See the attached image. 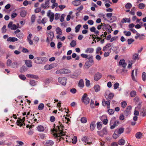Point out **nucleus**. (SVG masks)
Instances as JSON below:
<instances>
[{
  "label": "nucleus",
  "mask_w": 146,
  "mask_h": 146,
  "mask_svg": "<svg viewBox=\"0 0 146 146\" xmlns=\"http://www.w3.org/2000/svg\"><path fill=\"white\" fill-rule=\"evenodd\" d=\"M127 103L125 101H124L121 102V106L123 108H124L127 105Z\"/></svg>",
  "instance_id": "e2e57ef3"
},
{
  "label": "nucleus",
  "mask_w": 146,
  "mask_h": 146,
  "mask_svg": "<svg viewBox=\"0 0 146 146\" xmlns=\"http://www.w3.org/2000/svg\"><path fill=\"white\" fill-rule=\"evenodd\" d=\"M119 86V84L117 82L115 83L113 85V87L114 89H116L118 88Z\"/></svg>",
  "instance_id": "0e129e2a"
},
{
  "label": "nucleus",
  "mask_w": 146,
  "mask_h": 146,
  "mask_svg": "<svg viewBox=\"0 0 146 146\" xmlns=\"http://www.w3.org/2000/svg\"><path fill=\"white\" fill-rule=\"evenodd\" d=\"M54 144V142L51 140L46 141L45 143V145L46 146H52Z\"/></svg>",
  "instance_id": "4468645a"
},
{
  "label": "nucleus",
  "mask_w": 146,
  "mask_h": 146,
  "mask_svg": "<svg viewBox=\"0 0 146 146\" xmlns=\"http://www.w3.org/2000/svg\"><path fill=\"white\" fill-rule=\"evenodd\" d=\"M58 81L62 85L65 86L66 84L67 79L65 77H60L58 78Z\"/></svg>",
  "instance_id": "423d86ee"
},
{
  "label": "nucleus",
  "mask_w": 146,
  "mask_h": 146,
  "mask_svg": "<svg viewBox=\"0 0 146 146\" xmlns=\"http://www.w3.org/2000/svg\"><path fill=\"white\" fill-rule=\"evenodd\" d=\"M111 46V44L110 43H107L106 45L104 46L103 48V51H105L107 50L108 49L109 47H110Z\"/></svg>",
  "instance_id": "7c9ffc66"
},
{
  "label": "nucleus",
  "mask_w": 146,
  "mask_h": 146,
  "mask_svg": "<svg viewBox=\"0 0 146 146\" xmlns=\"http://www.w3.org/2000/svg\"><path fill=\"white\" fill-rule=\"evenodd\" d=\"M63 72L62 69L57 70L56 72V73L58 74H63Z\"/></svg>",
  "instance_id": "79ce46f5"
},
{
  "label": "nucleus",
  "mask_w": 146,
  "mask_h": 146,
  "mask_svg": "<svg viewBox=\"0 0 146 146\" xmlns=\"http://www.w3.org/2000/svg\"><path fill=\"white\" fill-rule=\"evenodd\" d=\"M102 123L101 122H98L97 124V127L99 130H100L102 128Z\"/></svg>",
  "instance_id": "a19ab883"
},
{
  "label": "nucleus",
  "mask_w": 146,
  "mask_h": 146,
  "mask_svg": "<svg viewBox=\"0 0 146 146\" xmlns=\"http://www.w3.org/2000/svg\"><path fill=\"white\" fill-rule=\"evenodd\" d=\"M142 78L143 81H145L146 80V73L145 72H143L142 74Z\"/></svg>",
  "instance_id": "c9c22d12"
},
{
  "label": "nucleus",
  "mask_w": 146,
  "mask_h": 146,
  "mask_svg": "<svg viewBox=\"0 0 146 146\" xmlns=\"http://www.w3.org/2000/svg\"><path fill=\"white\" fill-rule=\"evenodd\" d=\"M72 143L74 144H75L77 141V137L76 136H74L72 139Z\"/></svg>",
  "instance_id": "4d7b16f0"
},
{
  "label": "nucleus",
  "mask_w": 146,
  "mask_h": 146,
  "mask_svg": "<svg viewBox=\"0 0 146 146\" xmlns=\"http://www.w3.org/2000/svg\"><path fill=\"white\" fill-rule=\"evenodd\" d=\"M117 131L116 130L115 131L114 133L113 136V137L114 139H116L120 135L118 134H117Z\"/></svg>",
  "instance_id": "72a5a7b5"
},
{
  "label": "nucleus",
  "mask_w": 146,
  "mask_h": 146,
  "mask_svg": "<svg viewBox=\"0 0 146 146\" xmlns=\"http://www.w3.org/2000/svg\"><path fill=\"white\" fill-rule=\"evenodd\" d=\"M78 85L80 87L83 88L84 86V81L82 79H81L79 81Z\"/></svg>",
  "instance_id": "c756f323"
},
{
  "label": "nucleus",
  "mask_w": 146,
  "mask_h": 146,
  "mask_svg": "<svg viewBox=\"0 0 146 146\" xmlns=\"http://www.w3.org/2000/svg\"><path fill=\"white\" fill-rule=\"evenodd\" d=\"M81 27V25H77L75 28V31L76 33H78Z\"/></svg>",
  "instance_id": "4c0bfd02"
},
{
  "label": "nucleus",
  "mask_w": 146,
  "mask_h": 146,
  "mask_svg": "<svg viewBox=\"0 0 146 146\" xmlns=\"http://www.w3.org/2000/svg\"><path fill=\"white\" fill-rule=\"evenodd\" d=\"M34 60L37 64H41L45 63L47 61V59L45 57H38L35 58Z\"/></svg>",
  "instance_id": "7ed1b4c3"
},
{
  "label": "nucleus",
  "mask_w": 146,
  "mask_h": 146,
  "mask_svg": "<svg viewBox=\"0 0 146 146\" xmlns=\"http://www.w3.org/2000/svg\"><path fill=\"white\" fill-rule=\"evenodd\" d=\"M102 104L104 106H107V108L108 109L109 108H110V102L109 100L105 101L104 100L102 102Z\"/></svg>",
  "instance_id": "dca6fc26"
},
{
  "label": "nucleus",
  "mask_w": 146,
  "mask_h": 146,
  "mask_svg": "<svg viewBox=\"0 0 146 146\" xmlns=\"http://www.w3.org/2000/svg\"><path fill=\"white\" fill-rule=\"evenodd\" d=\"M16 36L18 38L21 39L23 37V35L22 33H18V34H17Z\"/></svg>",
  "instance_id": "6e6d98bb"
},
{
  "label": "nucleus",
  "mask_w": 146,
  "mask_h": 146,
  "mask_svg": "<svg viewBox=\"0 0 146 146\" xmlns=\"http://www.w3.org/2000/svg\"><path fill=\"white\" fill-rule=\"evenodd\" d=\"M98 134L100 136L102 137L104 135H107L108 132L106 127L104 128L102 130L97 132Z\"/></svg>",
  "instance_id": "6e6552de"
},
{
  "label": "nucleus",
  "mask_w": 146,
  "mask_h": 146,
  "mask_svg": "<svg viewBox=\"0 0 146 146\" xmlns=\"http://www.w3.org/2000/svg\"><path fill=\"white\" fill-rule=\"evenodd\" d=\"M108 111L109 115H112L113 114L114 111L112 109H109Z\"/></svg>",
  "instance_id": "13d9d810"
},
{
  "label": "nucleus",
  "mask_w": 146,
  "mask_h": 146,
  "mask_svg": "<svg viewBox=\"0 0 146 146\" xmlns=\"http://www.w3.org/2000/svg\"><path fill=\"white\" fill-rule=\"evenodd\" d=\"M72 3L74 5L77 6L81 4V1L79 0H76L73 1Z\"/></svg>",
  "instance_id": "a878e982"
},
{
  "label": "nucleus",
  "mask_w": 146,
  "mask_h": 146,
  "mask_svg": "<svg viewBox=\"0 0 146 146\" xmlns=\"http://www.w3.org/2000/svg\"><path fill=\"white\" fill-rule=\"evenodd\" d=\"M96 121H93L90 123V128L92 131L93 130L96 126Z\"/></svg>",
  "instance_id": "6ab92c4d"
},
{
  "label": "nucleus",
  "mask_w": 146,
  "mask_h": 146,
  "mask_svg": "<svg viewBox=\"0 0 146 146\" xmlns=\"http://www.w3.org/2000/svg\"><path fill=\"white\" fill-rule=\"evenodd\" d=\"M144 36L143 34H140L139 33H137L136 34V36H135V38L136 39H137L138 38H139L140 40H142L143 39V38L142 36Z\"/></svg>",
  "instance_id": "aec40b11"
},
{
  "label": "nucleus",
  "mask_w": 146,
  "mask_h": 146,
  "mask_svg": "<svg viewBox=\"0 0 146 146\" xmlns=\"http://www.w3.org/2000/svg\"><path fill=\"white\" fill-rule=\"evenodd\" d=\"M118 143L119 145H123L125 144V141L123 139H121L118 141Z\"/></svg>",
  "instance_id": "2f4dec72"
},
{
  "label": "nucleus",
  "mask_w": 146,
  "mask_h": 146,
  "mask_svg": "<svg viewBox=\"0 0 146 146\" xmlns=\"http://www.w3.org/2000/svg\"><path fill=\"white\" fill-rule=\"evenodd\" d=\"M94 89L96 92H98L100 90V87L99 85H96L94 87Z\"/></svg>",
  "instance_id": "c85d7f7f"
},
{
  "label": "nucleus",
  "mask_w": 146,
  "mask_h": 146,
  "mask_svg": "<svg viewBox=\"0 0 146 146\" xmlns=\"http://www.w3.org/2000/svg\"><path fill=\"white\" fill-rule=\"evenodd\" d=\"M44 108V105L42 103H40L38 106V109L39 110H43Z\"/></svg>",
  "instance_id": "a18cd8bd"
},
{
  "label": "nucleus",
  "mask_w": 146,
  "mask_h": 146,
  "mask_svg": "<svg viewBox=\"0 0 146 146\" xmlns=\"http://www.w3.org/2000/svg\"><path fill=\"white\" fill-rule=\"evenodd\" d=\"M145 7V5L144 4L141 3L139 4V8L140 9H143Z\"/></svg>",
  "instance_id": "c03bdc74"
},
{
  "label": "nucleus",
  "mask_w": 146,
  "mask_h": 146,
  "mask_svg": "<svg viewBox=\"0 0 146 146\" xmlns=\"http://www.w3.org/2000/svg\"><path fill=\"white\" fill-rule=\"evenodd\" d=\"M49 0H48L46 1L44 3H42L41 5V7L44 9H45L49 7Z\"/></svg>",
  "instance_id": "2eb2a0df"
},
{
  "label": "nucleus",
  "mask_w": 146,
  "mask_h": 146,
  "mask_svg": "<svg viewBox=\"0 0 146 146\" xmlns=\"http://www.w3.org/2000/svg\"><path fill=\"white\" fill-rule=\"evenodd\" d=\"M131 106H128L125 110L124 112V114L127 116L131 113Z\"/></svg>",
  "instance_id": "f8f14e48"
},
{
  "label": "nucleus",
  "mask_w": 146,
  "mask_h": 146,
  "mask_svg": "<svg viewBox=\"0 0 146 146\" xmlns=\"http://www.w3.org/2000/svg\"><path fill=\"white\" fill-rule=\"evenodd\" d=\"M50 69L53 68L57 66V64L56 63H53L50 65H49Z\"/></svg>",
  "instance_id": "3c124183"
},
{
  "label": "nucleus",
  "mask_w": 146,
  "mask_h": 146,
  "mask_svg": "<svg viewBox=\"0 0 146 146\" xmlns=\"http://www.w3.org/2000/svg\"><path fill=\"white\" fill-rule=\"evenodd\" d=\"M56 31L57 34L59 35H62V31L60 28L57 27L56 29Z\"/></svg>",
  "instance_id": "bb28decb"
},
{
  "label": "nucleus",
  "mask_w": 146,
  "mask_h": 146,
  "mask_svg": "<svg viewBox=\"0 0 146 146\" xmlns=\"http://www.w3.org/2000/svg\"><path fill=\"white\" fill-rule=\"evenodd\" d=\"M123 33L127 36H129L131 35V33L130 31L127 32L126 31H123Z\"/></svg>",
  "instance_id": "bf43d9fd"
},
{
  "label": "nucleus",
  "mask_w": 146,
  "mask_h": 146,
  "mask_svg": "<svg viewBox=\"0 0 146 146\" xmlns=\"http://www.w3.org/2000/svg\"><path fill=\"white\" fill-rule=\"evenodd\" d=\"M130 96L131 97H135L136 95V92L135 91H131L130 93Z\"/></svg>",
  "instance_id": "58836bf2"
},
{
  "label": "nucleus",
  "mask_w": 146,
  "mask_h": 146,
  "mask_svg": "<svg viewBox=\"0 0 146 146\" xmlns=\"http://www.w3.org/2000/svg\"><path fill=\"white\" fill-rule=\"evenodd\" d=\"M48 34L50 36L49 37H50V39L52 40L54 37V34L53 32L50 31H49Z\"/></svg>",
  "instance_id": "ea45409f"
},
{
  "label": "nucleus",
  "mask_w": 146,
  "mask_h": 146,
  "mask_svg": "<svg viewBox=\"0 0 146 146\" xmlns=\"http://www.w3.org/2000/svg\"><path fill=\"white\" fill-rule=\"evenodd\" d=\"M25 118V117H23V119L18 118L17 121V125L20 127L22 126L23 125Z\"/></svg>",
  "instance_id": "9d476101"
},
{
  "label": "nucleus",
  "mask_w": 146,
  "mask_h": 146,
  "mask_svg": "<svg viewBox=\"0 0 146 146\" xmlns=\"http://www.w3.org/2000/svg\"><path fill=\"white\" fill-rule=\"evenodd\" d=\"M26 11H23L20 12V15L21 17H25L26 15Z\"/></svg>",
  "instance_id": "e433bc0d"
},
{
  "label": "nucleus",
  "mask_w": 146,
  "mask_h": 146,
  "mask_svg": "<svg viewBox=\"0 0 146 146\" xmlns=\"http://www.w3.org/2000/svg\"><path fill=\"white\" fill-rule=\"evenodd\" d=\"M40 138L42 139H44L46 138V135L43 133H41L39 135Z\"/></svg>",
  "instance_id": "37998d69"
},
{
  "label": "nucleus",
  "mask_w": 146,
  "mask_h": 146,
  "mask_svg": "<svg viewBox=\"0 0 146 146\" xmlns=\"http://www.w3.org/2000/svg\"><path fill=\"white\" fill-rule=\"evenodd\" d=\"M136 9L135 7H133L131 9V11L130 12V14L132 15H135V12L136 11Z\"/></svg>",
  "instance_id": "de8ad7c7"
},
{
  "label": "nucleus",
  "mask_w": 146,
  "mask_h": 146,
  "mask_svg": "<svg viewBox=\"0 0 146 146\" xmlns=\"http://www.w3.org/2000/svg\"><path fill=\"white\" fill-rule=\"evenodd\" d=\"M27 76L28 78H31L36 79L38 78V76H37L30 74H27Z\"/></svg>",
  "instance_id": "cd10ccee"
},
{
  "label": "nucleus",
  "mask_w": 146,
  "mask_h": 146,
  "mask_svg": "<svg viewBox=\"0 0 146 146\" xmlns=\"http://www.w3.org/2000/svg\"><path fill=\"white\" fill-rule=\"evenodd\" d=\"M102 74L101 73L98 72L95 73L94 76V79L96 81L99 80L101 78Z\"/></svg>",
  "instance_id": "9b49d317"
},
{
  "label": "nucleus",
  "mask_w": 146,
  "mask_h": 146,
  "mask_svg": "<svg viewBox=\"0 0 146 146\" xmlns=\"http://www.w3.org/2000/svg\"><path fill=\"white\" fill-rule=\"evenodd\" d=\"M76 41L74 40H72L71 42H70V46L72 47H74L76 46Z\"/></svg>",
  "instance_id": "f704fd0d"
},
{
  "label": "nucleus",
  "mask_w": 146,
  "mask_h": 146,
  "mask_svg": "<svg viewBox=\"0 0 146 146\" xmlns=\"http://www.w3.org/2000/svg\"><path fill=\"white\" fill-rule=\"evenodd\" d=\"M6 27L5 25H4L3 26L1 29V31L2 33H4L6 32L7 31Z\"/></svg>",
  "instance_id": "052dcab7"
},
{
  "label": "nucleus",
  "mask_w": 146,
  "mask_h": 146,
  "mask_svg": "<svg viewBox=\"0 0 146 146\" xmlns=\"http://www.w3.org/2000/svg\"><path fill=\"white\" fill-rule=\"evenodd\" d=\"M18 39L14 37H9L7 38V41L12 42H15L18 41Z\"/></svg>",
  "instance_id": "f3484780"
},
{
  "label": "nucleus",
  "mask_w": 146,
  "mask_h": 146,
  "mask_svg": "<svg viewBox=\"0 0 146 146\" xmlns=\"http://www.w3.org/2000/svg\"><path fill=\"white\" fill-rule=\"evenodd\" d=\"M124 131V128H121L119 129L118 131H117V133L120 135Z\"/></svg>",
  "instance_id": "49530a36"
},
{
  "label": "nucleus",
  "mask_w": 146,
  "mask_h": 146,
  "mask_svg": "<svg viewBox=\"0 0 146 146\" xmlns=\"http://www.w3.org/2000/svg\"><path fill=\"white\" fill-rule=\"evenodd\" d=\"M131 77L132 80L136 82H137V69L132 70L131 74Z\"/></svg>",
  "instance_id": "39448f33"
},
{
  "label": "nucleus",
  "mask_w": 146,
  "mask_h": 146,
  "mask_svg": "<svg viewBox=\"0 0 146 146\" xmlns=\"http://www.w3.org/2000/svg\"><path fill=\"white\" fill-rule=\"evenodd\" d=\"M134 41V40L130 38L127 40V42L129 44H130Z\"/></svg>",
  "instance_id": "69168bd1"
},
{
  "label": "nucleus",
  "mask_w": 146,
  "mask_h": 146,
  "mask_svg": "<svg viewBox=\"0 0 146 146\" xmlns=\"http://www.w3.org/2000/svg\"><path fill=\"white\" fill-rule=\"evenodd\" d=\"M142 136V133L140 132H139L136 133L135 134V137L136 138L140 139L141 138Z\"/></svg>",
  "instance_id": "b1692460"
},
{
  "label": "nucleus",
  "mask_w": 146,
  "mask_h": 146,
  "mask_svg": "<svg viewBox=\"0 0 146 146\" xmlns=\"http://www.w3.org/2000/svg\"><path fill=\"white\" fill-rule=\"evenodd\" d=\"M119 64L120 65H121L123 68H125L127 65V64L125 62V60L124 59L121 60Z\"/></svg>",
  "instance_id": "a211bd4d"
},
{
  "label": "nucleus",
  "mask_w": 146,
  "mask_h": 146,
  "mask_svg": "<svg viewBox=\"0 0 146 146\" xmlns=\"http://www.w3.org/2000/svg\"><path fill=\"white\" fill-rule=\"evenodd\" d=\"M8 27L9 28H10L11 30H15L17 27L15 24H13L12 22H10L8 25Z\"/></svg>",
  "instance_id": "ddd939ff"
},
{
  "label": "nucleus",
  "mask_w": 146,
  "mask_h": 146,
  "mask_svg": "<svg viewBox=\"0 0 146 146\" xmlns=\"http://www.w3.org/2000/svg\"><path fill=\"white\" fill-rule=\"evenodd\" d=\"M37 129L39 131H43L44 130V129L42 126L40 125L37 127Z\"/></svg>",
  "instance_id": "473e14b6"
},
{
  "label": "nucleus",
  "mask_w": 146,
  "mask_h": 146,
  "mask_svg": "<svg viewBox=\"0 0 146 146\" xmlns=\"http://www.w3.org/2000/svg\"><path fill=\"white\" fill-rule=\"evenodd\" d=\"M58 129H54V131L55 132H58V133H55L54 134V137H57L58 139V137H60L61 136H64L65 135L64 133L62 131V130L64 128V127L62 124H60V126H57L56 127ZM64 139V137H61V138ZM60 138H59L58 139H60Z\"/></svg>",
  "instance_id": "f257e3e1"
},
{
  "label": "nucleus",
  "mask_w": 146,
  "mask_h": 146,
  "mask_svg": "<svg viewBox=\"0 0 146 146\" xmlns=\"http://www.w3.org/2000/svg\"><path fill=\"white\" fill-rule=\"evenodd\" d=\"M88 59V60L86 62L84 66L85 69H88L94 63L93 57L92 55H89Z\"/></svg>",
  "instance_id": "f03ea898"
},
{
  "label": "nucleus",
  "mask_w": 146,
  "mask_h": 146,
  "mask_svg": "<svg viewBox=\"0 0 146 146\" xmlns=\"http://www.w3.org/2000/svg\"><path fill=\"white\" fill-rule=\"evenodd\" d=\"M81 121L82 123H85L87 121V119L85 117H82L81 119Z\"/></svg>",
  "instance_id": "603ef678"
},
{
  "label": "nucleus",
  "mask_w": 146,
  "mask_h": 146,
  "mask_svg": "<svg viewBox=\"0 0 146 146\" xmlns=\"http://www.w3.org/2000/svg\"><path fill=\"white\" fill-rule=\"evenodd\" d=\"M19 77L20 79L23 80H25L26 79V78L25 76L21 74L19 75Z\"/></svg>",
  "instance_id": "338daca9"
},
{
  "label": "nucleus",
  "mask_w": 146,
  "mask_h": 146,
  "mask_svg": "<svg viewBox=\"0 0 146 146\" xmlns=\"http://www.w3.org/2000/svg\"><path fill=\"white\" fill-rule=\"evenodd\" d=\"M25 63L26 65L29 67H32V62L30 60H26L25 61Z\"/></svg>",
  "instance_id": "4be33fe9"
},
{
  "label": "nucleus",
  "mask_w": 146,
  "mask_h": 146,
  "mask_svg": "<svg viewBox=\"0 0 146 146\" xmlns=\"http://www.w3.org/2000/svg\"><path fill=\"white\" fill-rule=\"evenodd\" d=\"M132 7V5L130 3H127L125 5V7L127 9H129Z\"/></svg>",
  "instance_id": "09e8293b"
},
{
  "label": "nucleus",
  "mask_w": 146,
  "mask_h": 146,
  "mask_svg": "<svg viewBox=\"0 0 146 146\" xmlns=\"http://www.w3.org/2000/svg\"><path fill=\"white\" fill-rule=\"evenodd\" d=\"M47 16L49 18L50 21L51 22H52L54 19V14L52 12L50 11H49L47 13Z\"/></svg>",
  "instance_id": "1a4fd4ad"
},
{
  "label": "nucleus",
  "mask_w": 146,
  "mask_h": 146,
  "mask_svg": "<svg viewBox=\"0 0 146 146\" xmlns=\"http://www.w3.org/2000/svg\"><path fill=\"white\" fill-rule=\"evenodd\" d=\"M63 74L69 73L70 72V70L68 69H63Z\"/></svg>",
  "instance_id": "680f3d73"
},
{
  "label": "nucleus",
  "mask_w": 146,
  "mask_h": 146,
  "mask_svg": "<svg viewBox=\"0 0 146 146\" xmlns=\"http://www.w3.org/2000/svg\"><path fill=\"white\" fill-rule=\"evenodd\" d=\"M87 95L86 93H85L83 95L82 100L83 102L85 104H88L89 103V98L87 96Z\"/></svg>",
  "instance_id": "0eeeda50"
},
{
  "label": "nucleus",
  "mask_w": 146,
  "mask_h": 146,
  "mask_svg": "<svg viewBox=\"0 0 146 146\" xmlns=\"http://www.w3.org/2000/svg\"><path fill=\"white\" fill-rule=\"evenodd\" d=\"M94 49L93 48H88L85 50L86 53H92L94 52Z\"/></svg>",
  "instance_id": "412c9836"
},
{
  "label": "nucleus",
  "mask_w": 146,
  "mask_h": 146,
  "mask_svg": "<svg viewBox=\"0 0 146 146\" xmlns=\"http://www.w3.org/2000/svg\"><path fill=\"white\" fill-rule=\"evenodd\" d=\"M114 95L112 93H110L108 96L105 95L106 98L108 100H110L113 97Z\"/></svg>",
  "instance_id": "5701e85b"
},
{
  "label": "nucleus",
  "mask_w": 146,
  "mask_h": 146,
  "mask_svg": "<svg viewBox=\"0 0 146 146\" xmlns=\"http://www.w3.org/2000/svg\"><path fill=\"white\" fill-rule=\"evenodd\" d=\"M50 69L53 68L57 66V64L56 63H53L50 65H49Z\"/></svg>",
  "instance_id": "8fccbe9b"
},
{
  "label": "nucleus",
  "mask_w": 146,
  "mask_h": 146,
  "mask_svg": "<svg viewBox=\"0 0 146 146\" xmlns=\"http://www.w3.org/2000/svg\"><path fill=\"white\" fill-rule=\"evenodd\" d=\"M119 124V121L116 120L115 117H113L110 121V128L111 129H114L116 127L118 126Z\"/></svg>",
  "instance_id": "20e7f679"
},
{
  "label": "nucleus",
  "mask_w": 146,
  "mask_h": 146,
  "mask_svg": "<svg viewBox=\"0 0 146 146\" xmlns=\"http://www.w3.org/2000/svg\"><path fill=\"white\" fill-rule=\"evenodd\" d=\"M47 21V19L46 17H44L42 19L41 23L44 25L45 24Z\"/></svg>",
  "instance_id": "5fc2aeb1"
},
{
  "label": "nucleus",
  "mask_w": 146,
  "mask_h": 146,
  "mask_svg": "<svg viewBox=\"0 0 146 146\" xmlns=\"http://www.w3.org/2000/svg\"><path fill=\"white\" fill-rule=\"evenodd\" d=\"M130 22V19L129 18H124L121 20V22L123 23L127 22L129 23Z\"/></svg>",
  "instance_id": "393cba45"
},
{
  "label": "nucleus",
  "mask_w": 146,
  "mask_h": 146,
  "mask_svg": "<svg viewBox=\"0 0 146 146\" xmlns=\"http://www.w3.org/2000/svg\"><path fill=\"white\" fill-rule=\"evenodd\" d=\"M30 84L32 86H35L36 84V82L34 80H30Z\"/></svg>",
  "instance_id": "864d4df0"
},
{
  "label": "nucleus",
  "mask_w": 146,
  "mask_h": 146,
  "mask_svg": "<svg viewBox=\"0 0 146 146\" xmlns=\"http://www.w3.org/2000/svg\"><path fill=\"white\" fill-rule=\"evenodd\" d=\"M12 63V61L11 60L8 59L7 62V64L8 66H10Z\"/></svg>",
  "instance_id": "774afa93"
}]
</instances>
